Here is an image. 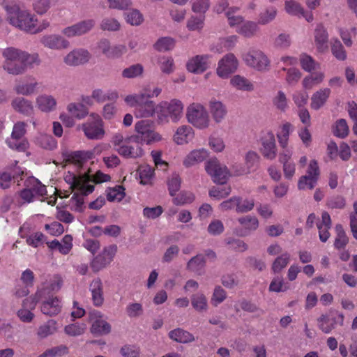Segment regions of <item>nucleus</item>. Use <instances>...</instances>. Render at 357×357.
Wrapping results in <instances>:
<instances>
[{"instance_id":"29","label":"nucleus","mask_w":357,"mask_h":357,"mask_svg":"<svg viewBox=\"0 0 357 357\" xmlns=\"http://www.w3.org/2000/svg\"><path fill=\"white\" fill-rule=\"evenodd\" d=\"M93 153L91 151H75L66 155V165H73L76 169L83 168L84 162L92 158Z\"/></svg>"},{"instance_id":"17","label":"nucleus","mask_w":357,"mask_h":357,"mask_svg":"<svg viewBox=\"0 0 357 357\" xmlns=\"http://www.w3.org/2000/svg\"><path fill=\"white\" fill-rule=\"evenodd\" d=\"M211 56L208 54H199L190 57L186 63V69L194 74H202L211 64Z\"/></svg>"},{"instance_id":"3","label":"nucleus","mask_w":357,"mask_h":357,"mask_svg":"<svg viewBox=\"0 0 357 357\" xmlns=\"http://www.w3.org/2000/svg\"><path fill=\"white\" fill-rule=\"evenodd\" d=\"M64 180L69 185V188L75 192L70 200V208L80 211L84 204L83 195L91 193L94 190V185L91 183L89 176L77 175L70 171L65 175Z\"/></svg>"},{"instance_id":"54","label":"nucleus","mask_w":357,"mask_h":357,"mask_svg":"<svg viewBox=\"0 0 357 357\" xmlns=\"http://www.w3.org/2000/svg\"><path fill=\"white\" fill-rule=\"evenodd\" d=\"M299 61L301 68L306 72H311L319 68V63L307 54H301Z\"/></svg>"},{"instance_id":"53","label":"nucleus","mask_w":357,"mask_h":357,"mask_svg":"<svg viewBox=\"0 0 357 357\" xmlns=\"http://www.w3.org/2000/svg\"><path fill=\"white\" fill-rule=\"evenodd\" d=\"M284 11L292 16L300 17L303 13V7L296 0H285L284 4Z\"/></svg>"},{"instance_id":"16","label":"nucleus","mask_w":357,"mask_h":357,"mask_svg":"<svg viewBox=\"0 0 357 357\" xmlns=\"http://www.w3.org/2000/svg\"><path fill=\"white\" fill-rule=\"evenodd\" d=\"M89 321L91 324L90 331L92 334L105 335L111 333L112 326L100 312H92L89 315Z\"/></svg>"},{"instance_id":"19","label":"nucleus","mask_w":357,"mask_h":357,"mask_svg":"<svg viewBox=\"0 0 357 357\" xmlns=\"http://www.w3.org/2000/svg\"><path fill=\"white\" fill-rule=\"evenodd\" d=\"M91 58V53L84 48H76L69 52L64 57L65 63L70 66L84 65Z\"/></svg>"},{"instance_id":"57","label":"nucleus","mask_w":357,"mask_h":357,"mask_svg":"<svg viewBox=\"0 0 357 357\" xmlns=\"http://www.w3.org/2000/svg\"><path fill=\"white\" fill-rule=\"evenodd\" d=\"M35 142L43 149H54L56 147V142L50 135L39 134L35 139Z\"/></svg>"},{"instance_id":"34","label":"nucleus","mask_w":357,"mask_h":357,"mask_svg":"<svg viewBox=\"0 0 357 357\" xmlns=\"http://www.w3.org/2000/svg\"><path fill=\"white\" fill-rule=\"evenodd\" d=\"M92 300L96 306H101L104 301L102 284L100 279H96L92 281L90 285Z\"/></svg>"},{"instance_id":"27","label":"nucleus","mask_w":357,"mask_h":357,"mask_svg":"<svg viewBox=\"0 0 357 357\" xmlns=\"http://www.w3.org/2000/svg\"><path fill=\"white\" fill-rule=\"evenodd\" d=\"M238 222L241 228L237 231L240 236H247L251 232L256 231L259 227V222L256 216L247 215L240 217Z\"/></svg>"},{"instance_id":"63","label":"nucleus","mask_w":357,"mask_h":357,"mask_svg":"<svg viewBox=\"0 0 357 357\" xmlns=\"http://www.w3.org/2000/svg\"><path fill=\"white\" fill-rule=\"evenodd\" d=\"M333 55L340 61H344L347 59L346 51L338 39H334L331 45Z\"/></svg>"},{"instance_id":"41","label":"nucleus","mask_w":357,"mask_h":357,"mask_svg":"<svg viewBox=\"0 0 357 357\" xmlns=\"http://www.w3.org/2000/svg\"><path fill=\"white\" fill-rule=\"evenodd\" d=\"M26 123L22 121H19L15 123L11 135L8 137L6 142L8 146H15L12 142L13 139H21L26 134Z\"/></svg>"},{"instance_id":"44","label":"nucleus","mask_w":357,"mask_h":357,"mask_svg":"<svg viewBox=\"0 0 357 357\" xmlns=\"http://www.w3.org/2000/svg\"><path fill=\"white\" fill-rule=\"evenodd\" d=\"M87 326L85 323L76 322L66 325L64 328V333L69 337H77L82 335L86 331Z\"/></svg>"},{"instance_id":"7","label":"nucleus","mask_w":357,"mask_h":357,"mask_svg":"<svg viewBox=\"0 0 357 357\" xmlns=\"http://www.w3.org/2000/svg\"><path fill=\"white\" fill-rule=\"evenodd\" d=\"M68 113L62 112L59 115V119L63 124L68 128H72L75 125V120H82L89 115L88 109L79 102H70L66 106Z\"/></svg>"},{"instance_id":"46","label":"nucleus","mask_w":357,"mask_h":357,"mask_svg":"<svg viewBox=\"0 0 357 357\" xmlns=\"http://www.w3.org/2000/svg\"><path fill=\"white\" fill-rule=\"evenodd\" d=\"M278 14V10L274 6H268L262 10L259 14L258 23L265 25L275 20Z\"/></svg>"},{"instance_id":"22","label":"nucleus","mask_w":357,"mask_h":357,"mask_svg":"<svg viewBox=\"0 0 357 357\" xmlns=\"http://www.w3.org/2000/svg\"><path fill=\"white\" fill-rule=\"evenodd\" d=\"M38 299L35 297H28L25 298L22 304V307L17 312V316L20 320L24 323H31L34 319L33 310L35 309Z\"/></svg>"},{"instance_id":"55","label":"nucleus","mask_w":357,"mask_h":357,"mask_svg":"<svg viewBox=\"0 0 357 357\" xmlns=\"http://www.w3.org/2000/svg\"><path fill=\"white\" fill-rule=\"evenodd\" d=\"M208 146L215 153H222L226 149L224 139L217 135H211L208 137Z\"/></svg>"},{"instance_id":"49","label":"nucleus","mask_w":357,"mask_h":357,"mask_svg":"<svg viewBox=\"0 0 357 357\" xmlns=\"http://www.w3.org/2000/svg\"><path fill=\"white\" fill-rule=\"evenodd\" d=\"M126 22L131 26H139L144 22L143 14L137 9L132 8L124 14Z\"/></svg>"},{"instance_id":"45","label":"nucleus","mask_w":357,"mask_h":357,"mask_svg":"<svg viewBox=\"0 0 357 357\" xmlns=\"http://www.w3.org/2000/svg\"><path fill=\"white\" fill-rule=\"evenodd\" d=\"M37 86L36 82H20L15 86L14 91L19 95L31 96L36 92Z\"/></svg>"},{"instance_id":"23","label":"nucleus","mask_w":357,"mask_h":357,"mask_svg":"<svg viewBox=\"0 0 357 357\" xmlns=\"http://www.w3.org/2000/svg\"><path fill=\"white\" fill-rule=\"evenodd\" d=\"M313 37L317 51L320 53L326 52L328 49V33L323 24H317Z\"/></svg>"},{"instance_id":"62","label":"nucleus","mask_w":357,"mask_h":357,"mask_svg":"<svg viewBox=\"0 0 357 357\" xmlns=\"http://www.w3.org/2000/svg\"><path fill=\"white\" fill-rule=\"evenodd\" d=\"M175 40L169 37H163L157 40L154 45V48L160 52L169 51L174 48Z\"/></svg>"},{"instance_id":"38","label":"nucleus","mask_w":357,"mask_h":357,"mask_svg":"<svg viewBox=\"0 0 357 357\" xmlns=\"http://www.w3.org/2000/svg\"><path fill=\"white\" fill-rule=\"evenodd\" d=\"M294 127L290 123H284L281 125L277 132V137L280 145L283 149L288 145L290 133L293 131Z\"/></svg>"},{"instance_id":"43","label":"nucleus","mask_w":357,"mask_h":357,"mask_svg":"<svg viewBox=\"0 0 357 357\" xmlns=\"http://www.w3.org/2000/svg\"><path fill=\"white\" fill-rule=\"evenodd\" d=\"M205 259L204 256L198 255L192 257L187 264V268L188 271L193 272L197 275L203 273L204 268L205 266Z\"/></svg>"},{"instance_id":"56","label":"nucleus","mask_w":357,"mask_h":357,"mask_svg":"<svg viewBox=\"0 0 357 357\" xmlns=\"http://www.w3.org/2000/svg\"><path fill=\"white\" fill-rule=\"evenodd\" d=\"M290 255L287 252L278 256L273 262L271 269L276 273L281 272L289 263Z\"/></svg>"},{"instance_id":"51","label":"nucleus","mask_w":357,"mask_h":357,"mask_svg":"<svg viewBox=\"0 0 357 357\" xmlns=\"http://www.w3.org/2000/svg\"><path fill=\"white\" fill-rule=\"evenodd\" d=\"M237 11L236 8L230 7L226 12L228 23L230 26L235 28L236 31L244 22L243 17L236 14Z\"/></svg>"},{"instance_id":"60","label":"nucleus","mask_w":357,"mask_h":357,"mask_svg":"<svg viewBox=\"0 0 357 357\" xmlns=\"http://www.w3.org/2000/svg\"><path fill=\"white\" fill-rule=\"evenodd\" d=\"M126 312L128 317L130 318L139 317L144 313L143 305L140 303H130L126 307Z\"/></svg>"},{"instance_id":"35","label":"nucleus","mask_w":357,"mask_h":357,"mask_svg":"<svg viewBox=\"0 0 357 357\" xmlns=\"http://www.w3.org/2000/svg\"><path fill=\"white\" fill-rule=\"evenodd\" d=\"M57 330V322L54 319H50L38 328L36 335L38 339H45L54 334Z\"/></svg>"},{"instance_id":"11","label":"nucleus","mask_w":357,"mask_h":357,"mask_svg":"<svg viewBox=\"0 0 357 357\" xmlns=\"http://www.w3.org/2000/svg\"><path fill=\"white\" fill-rule=\"evenodd\" d=\"M205 170L214 182L223 184L230 177L227 167L221 164L217 158L209 160L205 165Z\"/></svg>"},{"instance_id":"30","label":"nucleus","mask_w":357,"mask_h":357,"mask_svg":"<svg viewBox=\"0 0 357 357\" xmlns=\"http://www.w3.org/2000/svg\"><path fill=\"white\" fill-rule=\"evenodd\" d=\"M137 118H150L155 114L158 117V104L152 100H147L143 104H140L134 112Z\"/></svg>"},{"instance_id":"32","label":"nucleus","mask_w":357,"mask_h":357,"mask_svg":"<svg viewBox=\"0 0 357 357\" xmlns=\"http://www.w3.org/2000/svg\"><path fill=\"white\" fill-rule=\"evenodd\" d=\"M319 237L321 241L326 242L330 237L329 229L331 227V219L327 212H323L321 220L317 223Z\"/></svg>"},{"instance_id":"61","label":"nucleus","mask_w":357,"mask_h":357,"mask_svg":"<svg viewBox=\"0 0 357 357\" xmlns=\"http://www.w3.org/2000/svg\"><path fill=\"white\" fill-rule=\"evenodd\" d=\"M143 66L140 64L132 65L122 71V77L127 79H133L142 75Z\"/></svg>"},{"instance_id":"37","label":"nucleus","mask_w":357,"mask_h":357,"mask_svg":"<svg viewBox=\"0 0 357 357\" xmlns=\"http://www.w3.org/2000/svg\"><path fill=\"white\" fill-rule=\"evenodd\" d=\"M139 183L142 185L152 184L154 178V170L148 165H142L137 169Z\"/></svg>"},{"instance_id":"24","label":"nucleus","mask_w":357,"mask_h":357,"mask_svg":"<svg viewBox=\"0 0 357 357\" xmlns=\"http://www.w3.org/2000/svg\"><path fill=\"white\" fill-rule=\"evenodd\" d=\"M331 95V89L328 87L320 88L315 91L310 98V108L318 111L327 103Z\"/></svg>"},{"instance_id":"2","label":"nucleus","mask_w":357,"mask_h":357,"mask_svg":"<svg viewBox=\"0 0 357 357\" xmlns=\"http://www.w3.org/2000/svg\"><path fill=\"white\" fill-rule=\"evenodd\" d=\"M4 59L3 68L12 75L23 73L27 68L39 63L37 54H30L15 47H7L2 50Z\"/></svg>"},{"instance_id":"28","label":"nucleus","mask_w":357,"mask_h":357,"mask_svg":"<svg viewBox=\"0 0 357 357\" xmlns=\"http://www.w3.org/2000/svg\"><path fill=\"white\" fill-rule=\"evenodd\" d=\"M195 137L193 129L188 125L180 126L175 130L172 140L177 145H185L190 143Z\"/></svg>"},{"instance_id":"8","label":"nucleus","mask_w":357,"mask_h":357,"mask_svg":"<svg viewBox=\"0 0 357 357\" xmlns=\"http://www.w3.org/2000/svg\"><path fill=\"white\" fill-rule=\"evenodd\" d=\"M90 120L81 126V129L86 138L89 139H101L105 135L104 122L102 117L96 113L89 115Z\"/></svg>"},{"instance_id":"18","label":"nucleus","mask_w":357,"mask_h":357,"mask_svg":"<svg viewBox=\"0 0 357 357\" xmlns=\"http://www.w3.org/2000/svg\"><path fill=\"white\" fill-rule=\"evenodd\" d=\"M95 22L93 20H86L62 29L61 33L67 38H73L86 34L94 26Z\"/></svg>"},{"instance_id":"25","label":"nucleus","mask_w":357,"mask_h":357,"mask_svg":"<svg viewBox=\"0 0 357 357\" xmlns=\"http://www.w3.org/2000/svg\"><path fill=\"white\" fill-rule=\"evenodd\" d=\"M208 155L209 152L206 149L199 148L192 149L184 157L183 165L185 167L195 166L204 161Z\"/></svg>"},{"instance_id":"6","label":"nucleus","mask_w":357,"mask_h":357,"mask_svg":"<svg viewBox=\"0 0 357 357\" xmlns=\"http://www.w3.org/2000/svg\"><path fill=\"white\" fill-rule=\"evenodd\" d=\"M188 122L194 128L204 130L211 126V117L206 108L199 102H192L186 108Z\"/></svg>"},{"instance_id":"10","label":"nucleus","mask_w":357,"mask_h":357,"mask_svg":"<svg viewBox=\"0 0 357 357\" xmlns=\"http://www.w3.org/2000/svg\"><path fill=\"white\" fill-rule=\"evenodd\" d=\"M135 130L136 134L132 135L131 139H134L141 144H151L161 142L163 138L160 133L150 129L149 125L144 121H140L135 123Z\"/></svg>"},{"instance_id":"21","label":"nucleus","mask_w":357,"mask_h":357,"mask_svg":"<svg viewBox=\"0 0 357 357\" xmlns=\"http://www.w3.org/2000/svg\"><path fill=\"white\" fill-rule=\"evenodd\" d=\"M40 43L48 49L61 50L68 49L70 43L63 36L59 34H45L40 38Z\"/></svg>"},{"instance_id":"40","label":"nucleus","mask_w":357,"mask_h":357,"mask_svg":"<svg viewBox=\"0 0 357 357\" xmlns=\"http://www.w3.org/2000/svg\"><path fill=\"white\" fill-rule=\"evenodd\" d=\"M169 337L174 341L180 343H188L195 340L193 335L181 328H176L169 333Z\"/></svg>"},{"instance_id":"52","label":"nucleus","mask_w":357,"mask_h":357,"mask_svg":"<svg viewBox=\"0 0 357 357\" xmlns=\"http://www.w3.org/2000/svg\"><path fill=\"white\" fill-rule=\"evenodd\" d=\"M337 31L340 36L347 47H351L353 45L352 36L356 34V27L338 26Z\"/></svg>"},{"instance_id":"58","label":"nucleus","mask_w":357,"mask_h":357,"mask_svg":"<svg viewBox=\"0 0 357 357\" xmlns=\"http://www.w3.org/2000/svg\"><path fill=\"white\" fill-rule=\"evenodd\" d=\"M237 41L236 36H230L220 40V44L213 48L215 53L220 54L225 50L232 48Z\"/></svg>"},{"instance_id":"15","label":"nucleus","mask_w":357,"mask_h":357,"mask_svg":"<svg viewBox=\"0 0 357 357\" xmlns=\"http://www.w3.org/2000/svg\"><path fill=\"white\" fill-rule=\"evenodd\" d=\"M117 252L116 245H109L105 247L103 250L96 256L91 262L92 269L98 272L111 264Z\"/></svg>"},{"instance_id":"64","label":"nucleus","mask_w":357,"mask_h":357,"mask_svg":"<svg viewBox=\"0 0 357 357\" xmlns=\"http://www.w3.org/2000/svg\"><path fill=\"white\" fill-rule=\"evenodd\" d=\"M100 28L103 31H117L121 29L120 22L115 18L107 17L102 20Z\"/></svg>"},{"instance_id":"47","label":"nucleus","mask_w":357,"mask_h":357,"mask_svg":"<svg viewBox=\"0 0 357 357\" xmlns=\"http://www.w3.org/2000/svg\"><path fill=\"white\" fill-rule=\"evenodd\" d=\"M259 158V156L257 152L253 151L247 152L245 155V167L242 170L236 172V175H242L250 173L252 168H253L255 165L258 162Z\"/></svg>"},{"instance_id":"59","label":"nucleus","mask_w":357,"mask_h":357,"mask_svg":"<svg viewBox=\"0 0 357 357\" xmlns=\"http://www.w3.org/2000/svg\"><path fill=\"white\" fill-rule=\"evenodd\" d=\"M258 30V25L256 22L246 21L237 29V32L245 37H252Z\"/></svg>"},{"instance_id":"33","label":"nucleus","mask_w":357,"mask_h":357,"mask_svg":"<svg viewBox=\"0 0 357 357\" xmlns=\"http://www.w3.org/2000/svg\"><path fill=\"white\" fill-rule=\"evenodd\" d=\"M13 109L21 114L29 115L33 112L32 102L22 97H17L11 102Z\"/></svg>"},{"instance_id":"14","label":"nucleus","mask_w":357,"mask_h":357,"mask_svg":"<svg viewBox=\"0 0 357 357\" xmlns=\"http://www.w3.org/2000/svg\"><path fill=\"white\" fill-rule=\"evenodd\" d=\"M47 190L45 185L35 178L28 180L26 188L21 191L20 197L24 203H30L35 197H43L46 195Z\"/></svg>"},{"instance_id":"31","label":"nucleus","mask_w":357,"mask_h":357,"mask_svg":"<svg viewBox=\"0 0 357 357\" xmlns=\"http://www.w3.org/2000/svg\"><path fill=\"white\" fill-rule=\"evenodd\" d=\"M62 305L57 297H50L42 303L41 311L44 314L55 316L61 310Z\"/></svg>"},{"instance_id":"36","label":"nucleus","mask_w":357,"mask_h":357,"mask_svg":"<svg viewBox=\"0 0 357 357\" xmlns=\"http://www.w3.org/2000/svg\"><path fill=\"white\" fill-rule=\"evenodd\" d=\"M229 83L237 90L251 91L254 89V84L249 79L239 75L231 77Z\"/></svg>"},{"instance_id":"42","label":"nucleus","mask_w":357,"mask_h":357,"mask_svg":"<svg viewBox=\"0 0 357 357\" xmlns=\"http://www.w3.org/2000/svg\"><path fill=\"white\" fill-rule=\"evenodd\" d=\"M106 197L110 202H120L126 197L125 188L121 185L108 188L106 190Z\"/></svg>"},{"instance_id":"4","label":"nucleus","mask_w":357,"mask_h":357,"mask_svg":"<svg viewBox=\"0 0 357 357\" xmlns=\"http://www.w3.org/2000/svg\"><path fill=\"white\" fill-rule=\"evenodd\" d=\"M132 135L125 136L123 132L114 133L111 139L115 151L125 158L136 159L141 158L144 154L140 142L131 139Z\"/></svg>"},{"instance_id":"50","label":"nucleus","mask_w":357,"mask_h":357,"mask_svg":"<svg viewBox=\"0 0 357 357\" xmlns=\"http://www.w3.org/2000/svg\"><path fill=\"white\" fill-rule=\"evenodd\" d=\"M333 135L339 138H345L349 132V128L345 119L337 120L332 127Z\"/></svg>"},{"instance_id":"48","label":"nucleus","mask_w":357,"mask_h":357,"mask_svg":"<svg viewBox=\"0 0 357 357\" xmlns=\"http://www.w3.org/2000/svg\"><path fill=\"white\" fill-rule=\"evenodd\" d=\"M325 79L324 72H316L310 75L306 76L302 81V85L305 89H311L314 85L321 84Z\"/></svg>"},{"instance_id":"20","label":"nucleus","mask_w":357,"mask_h":357,"mask_svg":"<svg viewBox=\"0 0 357 357\" xmlns=\"http://www.w3.org/2000/svg\"><path fill=\"white\" fill-rule=\"evenodd\" d=\"M208 113L213 122L216 124L222 123L227 118V107L226 105L215 98L211 99L208 104Z\"/></svg>"},{"instance_id":"39","label":"nucleus","mask_w":357,"mask_h":357,"mask_svg":"<svg viewBox=\"0 0 357 357\" xmlns=\"http://www.w3.org/2000/svg\"><path fill=\"white\" fill-rule=\"evenodd\" d=\"M191 305L198 312H205L208 310V299L203 293H197L191 296Z\"/></svg>"},{"instance_id":"1","label":"nucleus","mask_w":357,"mask_h":357,"mask_svg":"<svg viewBox=\"0 0 357 357\" xmlns=\"http://www.w3.org/2000/svg\"><path fill=\"white\" fill-rule=\"evenodd\" d=\"M2 3L8 22L21 31L36 34L50 26L47 20H39L30 10L20 3H14L13 0H3Z\"/></svg>"},{"instance_id":"26","label":"nucleus","mask_w":357,"mask_h":357,"mask_svg":"<svg viewBox=\"0 0 357 357\" xmlns=\"http://www.w3.org/2000/svg\"><path fill=\"white\" fill-rule=\"evenodd\" d=\"M35 104L36 108L41 112L50 113L56 110L57 100L52 95L43 93L36 98Z\"/></svg>"},{"instance_id":"9","label":"nucleus","mask_w":357,"mask_h":357,"mask_svg":"<svg viewBox=\"0 0 357 357\" xmlns=\"http://www.w3.org/2000/svg\"><path fill=\"white\" fill-rule=\"evenodd\" d=\"M247 66L259 72H266L271 67L268 56L260 50H251L243 55Z\"/></svg>"},{"instance_id":"5","label":"nucleus","mask_w":357,"mask_h":357,"mask_svg":"<svg viewBox=\"0 0 357 357\" xmlns=\"http://www.w3.org/2000/svg\"><path fill=\"white\" fill-rule=\"evenodd\" d=\"M184 105L176 98L163 100L158 104V122L160 124L167 123L170 121L176 123L182 117Z\"/></svg>"},{"instance_id":"12","label":"nucleus","mask_w":357,"mask_h":357,"mask_svg":"<svg viewBox=\"0 0 357 357\" xmlns=\"http://www.w3.org/2000/svg\"><path fill=\"white\" fill-rule=\"evenodd\" d=\"M238 67V61L232 53L226 54L218 62L216 75L221 79H227Z\"/></svg>"},{"instance_id":"13","label":"nucleus","mask_w":357,"mask_h":357,"mask_svg":"<svg viewBox=\"0 0 357 357\" xmlns=\"http://www.w3.org/2000/svg\"><path fill=\"white\" fill-rule=\"evenodd\" d=\"M259 151L262 156L269 160H273L278 153V148L275 135L271 131H266L262 134L259 140Z\"/></svg>"}]
</instances>
